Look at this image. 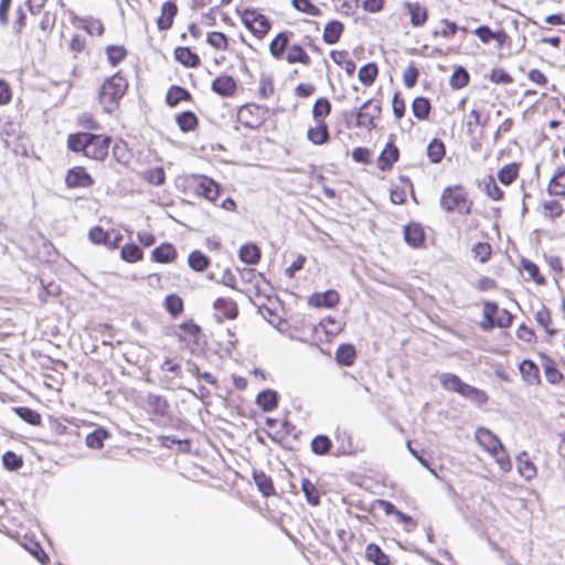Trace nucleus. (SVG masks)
Returning a JSON list of instances; mask_svg holds the SVG:
<instances>
[{
	"mask_svg": "<svg viewBox=\"0 0 565 565\" xmlns=\"http://www.w3.org/2000/svg\"><path fill=\"white\" fill-rule=\"evenodd\" d=\"M127 88L128 82L120 73H116L103 83L99 90V103L106 113L111 114L118 107Z\"/></svg>",
	"mask_w": 565,
	"mask_h": 565,
	"instance_id": "f257e3e1",
	"label": "nucleus"
},
{
	"mask_svg": "<svg viewBox=\"0 0 565 565\" xmlns=\"http://www.w3.org/2000/svg\"><path fill=\"white\" fill-rule=\"evenodd\" d=\"M440 206L446 212H458L467 215L471 212L472 201L469 200L467 191L460 186H447L440 195Z\"/></svg>",
	"mask_w": 565,
	"mask_h": 565,
	"instance_id": "f03ea898",
	"label": "nucleus"
},
{
	"mask_svg": "<svg viewBox=\"0 0 565 565\" xmlns=\"http://www.w3.org/2000/svg\"><path fill=\"white\" fill-rule=\"evenodd\" d=\"M441 384L445 390L456 392L477 405H482L488 401V396L483 391L462 382L459 376L455 374H443Z\"/></svg>",
	"mask_w": 565,
	"mask_h": 565,
	"instance_id": "7ed1b4c3",
	"label": "nucleus"
},
{
	"mask_svg": "<svg viewBox=\"0 0 565 565\" xmlns=\"http://www.w3.org/2000/svg\"><path fill=\"white\" fill-rule=\"evenodd\" d=\"M381 114V102L375 99H367L359 109L353 110L350 114H345V118L348 119L349 116L355 117V127L372 131L377 127L376 120L380 119Z\"/></svg>",
	"mask_w": 565,
	"mask_h": 565,
	"instance_id": "20e7f679",
	"label": "nucleus"
},
{
	"mask_svg": "<svg viewBox=\"0 0 565 565\" xmlns=\"http://www.w3.org/2000/svg\"><path fill=\"white\" fill-rule=\"evenodd\" d=\"M241 18L243 24L259 39L265 36L270 29L269 20L257 10L246 9Z\"/></svg>",
	"mask_w": 565,
	"mask_h": 565,
	"instance_id": "39448f33",
	"label": "nucleus"
},
{
	"mask_svg": "<svg viewBox=\"0 0 565 565\" xmlns=\"http://www.w3.org/2000/svg\"><path fill=\"white\" fill-rule=\"evenodd\" d=\"M189 185L193 189L195 194L203 196L209 201H214L218 196V184L205 175H193Z\"/></svg>",
	"mask_w": 565,
	"mask_h": 565,
	"instance_id": "423d86ee",
	"label": "nucleus"
},
{
	"mask_svg": "<svg viewBox=\"0 0 565 565\" xmlns=\"http://www.w3.org/2000/svg\"><path fill=\"white\" fill-rule=\"evenodd\" d=\"M484 318L491 327L508 328L511 326L513 316L507 309H499L494 302H486L483 306Z\"/></svg>",
	"mask_w": 565,
	"mask_h": 565,
	"instance_id": "0eeeda50",
	"label": "nucleus"
},
{
	"mask_svg": "<svg viewBox=\"0 0 565 565\" xmlns=\"http://www.w3.org/2000/svg\"><path fill=\"white\" fill-rule=\"evenodd\" d=\"M109 143V137L92 134V138L87 141L85 156L94 160L103 161L108 156Z\"/></svg>",
	"mask_w": 565,
	"mask_h": 565,
	"instance_id": "6e6552de",
	"label": "nucleus"
},
{
	"mask_svg": "<svg viewBox=\"0 0 565 565\" xmlns=\"http://www.w3.org/2000/svg\"><path fill=\"white\" fill-rule=\"evenodd\" d=\"M200 327L193 321L182 322L177 333L179 340L184 342L190 351H195L199 347Z\"/></svg>",
	"mask_w": 565,
	"mask_h": 565,
	"instance_id": "1a4fd4ad",
	"label": "nucleus"
},
{
	"mask_svg": "<svg viewBox=\"0 0 565 565\" xmlns=\"http://www.w3.org/2000/svg\"><path fill=\"white\" fill-rule=\"evenodd\" d=\"M65 184L70 189L89 188L94 184V179L83 167H74L67 171Z\"/></svg>",
	"mask_w": 565,
	"mask_h": 565,
	"instance_id": "9d476101",
	"label": "nucleus"
},
{
	"mask_svg": "<svg viewBox=\"0 0 565 565\" xmlns=\"http://www.w3.org/2000/svg\"><path fill=\"white\" fill-rule=\"evenodd\" d=\"M260 109L262 107L256 104L244 105L238 110V120L245 127L256 128L262 124V118L257 115Z\"/></svg>",
	"mask_w": 565,
	"mask_h": 565,
	"instance_id": "9b49d317",
	"label": "nucleus"
},
{
	"mask_svg": "<svg viewBox=\"0 0 565 565\" xmlns=\"http://www.w3.org/2000/svg\"><path fill=\"white\" fill-rule=\"evenodd\" d=\"M476 439L489 454L502 447L501 440L489 429L480 427L476 431Z\"/></svg>",
	"mask_w": 565,
	"mask_h": 565,
	"instance_id": "f8f14e48",
	"label": "nucleus"
},
{
	"mask_svg": "<svg viewBox=\"0 0 565 565\" xmlns=\"http://www.w3.org/2000/svg\"><path fill=\"white\" fill-rule=\"evenodd\" d=\"M398 157L399 151L397 147L392 142L386 143L377 160L379 169L382 171L390 170L393 167V164L398 160Z\"/></svg>",
	"mask_w": 565,
	"mask_h": 565,
	"instance_id": "ddd939ff",
	"label": "nucleus"
},
{
	"mask_svg": "<svg viewBox=\"0 0 565 565\" xmlns=\"http://www.w3.org/2000/svg\"><path fill=\"white\" fill-rule=\"evenodd\" d=\"M235 89L236 83L232 76H218L212 83V90L223 97L232 96Z\"/></svg>",
	"mask_w": 565,
	"mask_h": 565,
	"instance_id": "4468645a",
	"label": "nucleus"
},
{
	"mask_svg": "<svg viewBox=\"0 0 565 565\" xmlns=\"http://www.w3.org/2000/svg\"><path fill=\"white\" fill-rule=\"evenodd\" d=\"M405 242L412 247H419L425 241V233L420 224L411 223L404 227Z\"/></svg>",
	"mask_w": 565,
	"mask_h": 565,
	"instance_id": "2eb2a0df",
	"label": "nucleus"
},
{
	"mask_svg": "<svg viewBox=\"0 0 565 565\" xmlns=\"http://www.w3.org/2000/svg\"><path fill=\"white\" fill-rule=\"evenodd\" d=\"M177 12L178 8L172 1L163 2L161 7V15L157 20L158 29L161 31L170 29Z\"/></svg>",
	"mask_w": 565,
	"mask_h": 565,
	"instance_id": "dca6fc26",
	"label": "nucleus"
},
{
	"mask_svg": "<svg viewBox=\"0 0 565 565\" xmlns=\"http://www.w3.org/2000/svg\"><path fill=\"white\" fill-rule=\"evenodd\" d=\"M340 300L339 294L335 290H327L324 292L315 294L310 297L309 303L313 307L331 308Z\"/></svg>",
	"mask_w": 565,
	"mask_h": 565,
	"instance_id": "f3484780",
	"label": "nucleus"
},
{
	"mask_svg": "<svg viewBox=\"0 0 565 565\" xmlns=\"http://www.w3.org/2000/svg\"><path fill=\"white\" fill-rule=\"evenodd\" d=\"M316 127H311L307 131V137L309 141H311L313 145H324L328 142L330 138L329 128L326 121H316Z\"/></svg>",
	"mask_w": 565,
	"mask_h": 565,
	"instance_id": "a211bd4d",
	"label": "nucleus"
},
{
	"mask_svg": "<svg viewBox=\"0 0 565 565\" xmlns=\"http://www.w3.org/2000/svg\"><path fill=\"white\" fill-rule=\"evenodd\" d=\"M214 309L222 313L226 319H235L238 316L237 303L230 298H217L213 305Z\"/></svg>",
	"mask_w": 565,
	"mask_h": 565,
	"instance_id": "6ab92c4d",
	"label": "nucleus"
},
{
	"mask_svg": "<svg viewBox=\"0 0 565 565\" xmlns=\"http://www.w3.org/2000/svg\"><path fill=\"white\" fill-rule=\"evenodd\" d=\"M405 6L411 15V23L413 26H422L423 24H425L428 18L426 7H424L419 2H406Z\"/></svg>",
	"mask_w": 565,
	"mask_h": 565,
	"instance_id": "aec40b11",
	"label": "nucleus"
},
{
	"mask_svg": "<svg viewBox=\"0 0 565 565\" xmlns=\"http://www.w3.org/2000/svg\"><path fill=\"white\" fill-rule=\"evenodd\" d=\"M343 30L344 26L340 21L332 20L328 22L323 30V41L327 44H335L340 40Z\"/></svg>",
	"mask_w": 565,
	"mask_h": 565,
	"instance_id": "412c9836",
	"label": "nucleus"
},
{
	"mask_svg": "<svg viewBox=\"0 0 565 565\" xmlns=\"http://www.w3.org/2000/svg\"><path fill=\"white\" fill-rule=\"evenodd\" d=\"M256 404L264 411V412H271L274 411L278 405V394L276 391L273 390H266L260 393H258L256 397Z\"/></svg>",
	"mask_w": 565,
	"mask_h": 565,
	"instance_id": "4be33fe9",
	"label": "nucleus"
},
{
	"mask_svg": "<svg viewBox=\"0 0 565 565\" xmlns=\"http://www.w3.org/2000/svg\"><path fill=\"white\" fill-rule=\"evenodd\" d=\"M290 34L291 32H280L276 35L275 39L271 40L269 44V51L275 58L282 57L285 50L289 44Z\"/></svg>",
	"mask_w": 565,
	"mask_h": 565,
	"instance_id": "5701e85b",
	"label": "nucleus"
},
{
	"mask_svg": "<svg viewBox=\"0 0 565 565\" xmlns=\"http://www.w3.org/2000/svg\"><path fill=\"white\" fill-rule=\"evenodd\" d=\"M355 358L356 351L352 344H341L335 351V361L341 365H353Z\"/></svg>",
	"mask_w": 565,
	"mask_h": 565,
	"instance_id": "b1692460",
	"label": "nucleus"
},
{
	"mask_svg": "<svg viewBox=\"0 0 565 565\" xmlns=\"http://www.w3.org/2000/svg\"><path fill=\"white\" fill-rule=\"evenodd\" d=\"M174 57L186 67H195L200 64V57L189 47L179 46L174 50Z\"/></svg>",
	"mask_w": 565,
	"mask_h": 565,
	"instance_id": "393cba45",
	"label": "nucleus"
},
{
	"mask_svg": "<svg viewBox=\"0 0 565 565\" xmlns=\"http://www.w3.org/2000/svg\"><path fill=\"white\" fill-rule=\"evenodd\" d=\"M177 256L175 248L168 243H163L152 250V259L157 263H170Z\"/></svg>",
	"mask_w": 565,
	"mask_h": 565,
	"instance_id": "a878e982",
	"label": "nucleus"
},
{
	"mask_svg": "<svg viewBox=\"0 0 565 565\" xmlns=\"http://www.w3.org/2000/svg\"><path fill=\"white\" fill-rule=\"evenodd\" d=\"M548 193L552 195H565V167H559L551 179Z\"/></svg>",
	"mask_w": 565,
	"mask_h": 565,
	"instance_id": "bb28decb",
	"label": "nucleus"
},
{
	"mask_svg": "<svg viewBox=\"0 0 565 565\" xmlns=\"http://www.w3.org/2000/svg\"><path fill=\"white\" fill-rule=\"evenodd\" d=\"M260 255V249L254 244L243 245L238 253L239 259L247 265H256Z\"/></svg>",
	"mask_w": 565,
	"mask_h": 565,
	"instance_id": "cd10ccee",
	"label": "nucleus"
},
{
	"mask_svg": "<svg viewBox=\"0 0 565 565\" xmlns=\"http://www.w3.org/2000/svg\"><path fill=\"white\" fill-rule=\"evenodd\" d=\"M365 558L374 565H390L388 556L382 552L379 545L373 543L365 547Z\"/></svg>",
	"mask_w": 565,
	"mask_h": 565,
	"instance_id": "c85d7f7f",
	"label": "nucleus"
},
{
	"mask_svg": "<svg viewBox=\"0 0 565 565\" xmlns=\"http://www.w3.org/2000/svg\"><path fill=\"white\" fill-rule=\"evenodd\" d=\"M191 94L183 87L173 85L169 88L166 102L169 106H177L181 100H190Z\"/></svg>",
	"mask_w": 565,
	"mask_h": 565,
	"instance_id": "c756f323",
	"label": "nucleus"
},
{
	"mask_svg": "<svg viewBox=\"0 0 565 565\" xmlns=\"http://www.w3.org/2000/svg\"><path fill=\"white\" fill-rule=\"evenodd\" d=\"M286 61L289 64L301 63L309 65L311 63L310 56L306 53L303 47L298 44H294L289 47V51L286 55Z\"/></svg>",
	"mask_w": 565,
	"mask_h": 565,
	"instance_id": "7c9ffc66",
	"label": "nucleus"
},
{
	"mask_svg": "<svg viewBox=\"0 0 565 565\" xmlns=\"http://www.w3.org/2000/svg\"><path fill=\"white\" fill-rule=\"evenodd\" d=\"M90 138H92V134H89V132L70 135L68 139H67V147L70 150H72L74 152H83L85 154L87 141Z\"/></svg>",
	"mask_w": 565,
	"mask_h": 565,
	"instance_id": "2f4dec72",
	"label": "nucleus"
},
{
	"mask_svg": "<svg viewBox=\"0 0 565 565\" xmlns=\"http://www.w3.org/2000/svg\"><path fill=\"white\" fill-rule=\"evenodd\" d=\"M516 460L520 475L526 480H531L536 475V468L529 459L527 454L522 452L518 456Z\"/></svg>",
	"mask_w": 565,
	"mask_h": 565,
	"instance_id": "473e14b6",
	"label": "nucleus"
},
{
	"mask_svg": "<svg viewBox=\"0 0 565 565\" xmlns=\"http://www.w3.org/2000/svg\"><path fill=\"white\" fill-rule=\"evenodd\" d=\"M446 148L440 139H433L427 147V156L433 163H439L445 157Z\"/></svg>",
	"mask_w": 565,
	"mask_h": 565,
	"instance_id": "72a5a7b5",
	"label": "nucleus"
},
{
	"mask_svg": "<svg viewBox=\"0 0 565 565\" xmlns=\"http://www.w3.org/2000/svg\"><path fill=\"white\" fill-rule=\"evenodd\" d=\"M520 373L522 377L529 383V384H535L539 382V367L536 364L530 360H524L520 364Z\"/></svg>",
	"mask_w": 565,
	"mask_h": 565,
	"instance_id": "f704fd0d",
	"label": "nucleus"
},
{
	"mask_svg": "<svg viewBox=\"0 0 565 565\" xmlns=\"http://www.w3.org/2000/svg\"><path fill=\"white\" fill-rule=\"evenodd\" d=\"M430 103L425 97H416L412 104V111L417 119L424 120L429 116Z\"/></svg>",
	"mask_w": 565,
	"mask_h": 565,
	"instance_id": "c9c22d12",
	"label": "nucleus"
},
{
	"mask_svg": "<svg viewBox=\"0 0 565 565\" xmlns=\"http://www.w3.org/2000/svg\"><path fill=\"white\" fill-rule=\"evenodd\" d=\"M379 70L375 63H367L363 65L358 73L360 82L366 86H370L376 79Z\"/></svg>",
	"mask_w": 565,
	"mask_h": 565,
	"instance_id": "e433bc0d",
	"label": "nucleus"
},
{
	"mask_svg": "<svg viewBox=\"0 0 565 565\" xmlns=\"http://www.w3.org/2000/svg\"><path fill=\"white\" fill-rule=\"evenodd\" d=\"M177 124L181 131H192L198 125V118L192 111H183L177 116Z\"/></svg>",
	"mask_w": 565,
	"mask_h": 565,
	"instance_id": "4c0bfd02",
	"label": "nucleus"
},
{
	"mask_svg": "<svg viewBox=\"0 0 565 565\" xmlns=\"http://www.w3.org/2000/svg\"><path fill=\"white\" fill-rule=\"evenodd\" d=\"M189 266L195 271H203L210 265V259L200 250H194L189 255Z\"/></svg>",
	"mask_w": 565,
	"mask_h": 565,
	"instance_id": "58836bf2",
	"label": "nucleus"
},
{
	"mask_svg": "<svg viewBox=\"0 0 565 565\" xmlns=\"http://www.w3.org/2000/svg\"><path fill=\"white\" fill-rule=\"evenodd\" d=\"M13 411L22 420H24L28 424L34 426L41 424V415L30 407L19 406L14 407Z\"/></svg>",
	"mask_w": 565,
	"mask_h": 565,
	"instance_id": "ea45409f",
	"label": "nucleus"
},
{
	"mask_svg": "<svg viewBox=\"0 0 565 565\" xmlns=\"http://www.w3.org/2000/svg\"><path fill=\"white\" fill-rule=\"evenodd\" d=\"M301 489L309 504L316 507L320 503L319 491L310 480L302 479Z\"/></svg>",
	"mask_w": 565,
	"mask_h": 565,
	"instance_id": "a19ab883",
	"label": "nucleus"
},
{
	"mask_svg": "<svg viewBox=\"0 0 565 565\" xmlns=\"http://www.w3.org/2000/svg\"><path fill=\"white\" fill-rule=\"evenodd\" d=\"M470 79L469 73L462 66H458L455 68L454 73L450 77V86L455 89L463 88L468 85Z\"/></svg>",
	"mask_w": 565,
	"mask_h": 565,
	"instance_id": "79ce46f5",
	"label": "nucleus"
},
{
	"mask_svg": "<svg viewBox=\"0 0 565 565\" xmlns=\"http://www.w3.org/2000/svg\"><path fill=\"white\" fill-rule=\"evenodd\" d=\"M109 237H110V234L108 232H106L100 226H95V227L90 228V231L88 233V238L93 244H98V245L104 244L109 247H115L116 244L115 243L111 244L109 242Z\"/></svg>",
	"mask_w": 565,
	"mask_h": 565,
	"instance_id": "37998d69",
	"label": "nucleus"
},
{
	"mask_svg": "<svg viewBox=\"0 0 565 565\" xmlns=\"http://www.w3.org/2000/svg\"><path fill=\"white\" fill-rule=\"evenodd\" d=\"M147 402L156 415H159V416L167 415L169 404L164 397H162L160 395L150 394L147 397Z\"/></svg>",
	"mask_w": 565,
	"mask_h": 565,
	"instance_id": "c03bdc74",
	"label": "nucleus"
},
{
	"mask_svg": "<svg viewBox=\"0 0 565 565\" xmlns=\"http://www.w3.org/2000/svg\"><path fill=\"white\" fill-rule=\"evenodd\" d=\"M24 539H28V542L26 541H23L22 542V546L31 554L35 557L36 561H39L40 563L44 564L46 561H47V555L45 554V552L42 550V547L40 546L39 543H36L35 541H33L32 537H28L25 536Z\"/></svg>",
	"mask_w": 565,
	"mask_h": 565,
	"instance_id": "a18cd8bd",
	"label": "nucleus"
},
{
	"mask_svg": "<svg viewBox=\"0 0 565 565\" xmlns=\"http://www.w3.org/2000/svg\"><path fill=\"white\" fill-rule=\"evenodd\" d=\"M401 182L404 184V189H393L391 190V201L394 204H403L406 201V192L405 189H409L413 191V183L408 177L402 175Z\"/></svg>",
	"mask_w": 565,
	"mask_h": 565,
	"instance_id": "49530a36",
	"label": "nucleus"
},
{
	"mask_svg": "<svg viewBox=\"0 0 565 565\" xmlns=\"http://www.w3.org/2000/svg\"><path fill=\"white\" fill-rule=\"evenodd\" d=\"M331 111V104L327 98H319L312 108V115L316 121H324V118Z\"/></svg>",
	"mask_w": 565,
	"mask_h": 565,
	"instance_id": "de8ad7c7",
	"label": "nucleus"
},
{
	"mask_svg": "<svg viewBox=\"0 0 565 565\" xmlns=\"http://www.w3.org/2000/svg\"><path fill=\"white\" fill-rule=\"evenodd\" d=\"M535 320L542 328H544L550 337H553L556 333L555 329L550 328L552 323V317L550 310L545 306L536 311Z\"/></svg>",
	"mask_w": 565,
	"mask_h": 565,
	"instance_id": "09e8293b",
	"label": "nucleus"
},
{
	"mask_svg": "<svg viewBox=\"0 0 565 565\" xmlns=\"http://www.w3.org/2000/svg\"><path fill=\"white\" fill-rule=\"evenodd\" d=\"M519 174V167L515 163L507 164L498 172V179L501 183L511 184Z\"/></svg>",
	"mask_w": 565,
	"mask_h": 565,
	"instance_id": "8fccbe9b",
	"label": "nucleus"
},
{
	"mask_svg": "<svg viewBox=\"0 0 565 565\" xmlns=\"http://www.w3.org/2000/svg\"><path fill=\"white\" fill-rule=\"evenodd\" d=\"M108 433L103 428H97L86 436V445L92 449H100L104 446V440L107 438Z\"/></svg>",
	"mask_w": 565,
	"mask_h": 565,
	"instance_id": "3c124183",
	"label": "nucleus"
},
{
	"mask_svg": "<svg viewBox=\"0 0 565 565\" xmlns=\"http://www.w3.org/2000/svg\"><path fill=\"white\" fill-rule=\"evenodd\" d=\"M106 54L113 66L118 65L127 56V50L122 45H109L106 47Z\"/></svg>",
	"mask_w": 565,
	"mask_h": 565,
	"instance_id": "603ef678",
	"label": "nucleus"
},
{
	"mask_svg": "<svg viewBox=\"0 0 565 565\" xmlns=\"http://www.w3.org/2000/svg\"><path fill=\"white\" fill-rule=\"evenodd\" d=\"M121 258L128 263H136L142 258V250L136 244H126L121 247Z\"/></svg>",
	"mask_w": 565,
	"mask_h": 565,
	"instance_id": "864d4df0",
	"label": "nucleus"
},
{
	"mask_svg": "<svg viewBox=\"0 0 565 565\" xmlns=\"http://www.w3.org/2000/svg\"><path fill=\"white\" fill-rule=\"evenodd\" d=\"M254 479L259 491L264 495L269 497L275 493V488L271 479L267 477L264 472L254 473Z\"/></svg>",
	"mask_w": 565,
	"mask_h": 565,
	"instance_id": "5fc2aeb1",
	"label": "nucleus"
},
{
	"mask_svg": "<svg viewBox=\"0 0 565 565\" xmlns=\"http://www.w3.org/2000/svg\"><path fill=\"white\" fill-rule=\"evenodd\" d=\"M331 440L324 435L315 437L311 441V450L317 455H326L331 449Z\"/></svg>",
	"mask_w": 565,
	"mask_h": 565,
	"instance_id": "6e6d98bb",
	"label": "nucleus"
},
{
	"mask_svg": "<svg viewBox=\"0 0 565 565\" xmlns=\"http://www.w3.org/2000/svg\"><path fill=\"white\" fill-rule=\"evenodd\" d=\"M143 179L153 185H161L164 183L166 173L163 168L156 167L143 172Z\"/></svg>",
	"mask_w": 565,
	"mask_h": 565,
	"instance_id": "4d7b16f0",
	"label": "nucleus"
},
{
	"mask_svg": "<svg viewBox=\"0 0 565 565\" xmlns=\"http://www.w3.org/2000/svg\"><path fill=\"white\" fill-rule=\"evenodd\" d=\"M491 253L492 249L489 243L479 242L472 247L473 257L480 263H487L490 259Z\"/></svg>",
	"mask_w": 565,
	"mask_h": 565,
	"instance_id": "13d9d810",
	"label": "nucleus"
},
{
	"mask_svg": "<svg viewBox=\"0 0 565 565\" xmlns=\"http://www.w3.org/2000/svg\"><path fill=\"white\" fill-rule=\"evenodd\" d=\"M544 216L555 220L563 214V206L556 200L546 201L543 203Z\"/></svg>",
	"mask_w": 565,
	"mask_h": 565,
	"instance_id": "bf43d9fd",
	"label": "nucleus"
},
{
	"mask_svg": "<svg viewBox=\"0 0 565 565\" xmlns=\"http://www.w3.org/2000/svg\"><path fill=\"white\" fill-rule=\"evenodd\" d=\"M292 7L296 10L308 13L312 17H318L321 13V10L310 0H292Z\"/></svg>",
	"mask_w": 565,
	"mask_h": 565,
	"instance_id": "052dcab7",
	"label": "nucleus"
},
{
	"mask_svg": "<svg viewBox=\"0 0 565 565\" xmlns=\"http://www.w3.org/2000/svg\"><path fill=\"white\" fill-rule=\"evenodd\" d=\"M522 267L536 284L543 285L545 282V278L540 274L537 265L533 262L523 258Z\"/></svg>",
	"mask_w": 565,
	"mask_h": 565,
	"instance_id": "680f3d73",
	"label": "nucleus"
},
{
	"mask_svg": "<svg viewBox=\"0 0 565 565\" xmlns=\"http://www.w3.org/2000/svg\"><path fill=\"white\" fill-rule=\"evenodd\" d=\"M275 92L274 83L270 76L263 75L259 79L258 96L267 99L273 96Z\"/></svg>",
	"mask_w": 565,
	"mask_h": 565,
	"instance_id": "e2e57ef3",
	"label": "nucleus"
},
{
	"mask_svg": "<svg viewBox=\"0 0 565 565\" xmlns=\"http://www.w3.org/2000/svg\"><path fill=\"white\" fill-rule=\"evenodd\" d=\"M440 23L444 25V28L440 31L435 30L433 32L434 36H443L445 39H451L452 36H455V34L459 30V26L455 22H451L447 19H443Z\"/></svg>",
	"mask_w": 565,
	"mask_h": 565,
	"instance_id": "0e129e2a",
	"label": "nucleus"
},
{
	"mask_svg": "<svg viewBox=\"0 0 565 565\" xmlns=\"http://www.w3.org/2000/svg\"><path fill=\"white\" fill-rule=\"evenodd\" d=\"M2 462L3 466L11 471L20 469L23 465L22 458L13 451L4 452L2 456Z\"/></svg>",
	"mask_w": 565,
	"mask_h": 565,
	"instance_id": "69168bd1",
	"label": "nucleus"
},
{
	"mask_svg": "<svg viewBox=\"0 0 565 565\" xmlns=\"http://www.w3.org/2000/svg\"><path fill=\"white\" fill-rule=\"evenodd\" d=\"M166 309L173 316H178L183 310V301L177 295H169L164 301Z\"/></svg>",
	"mask_w": 565,
	"mask_h": 565,
	"instance_id": "338daca9",
	"label": "nucleus"
},
{
	"mask_svg": "<svg viewBox=\"0 0 565 565\" xmlns=\"http://www.w3.org/2000/svg\"><path fill=\"white\" fill-rule=\"evenodd\" d=\"M207 43L216 50L227 49V38L222 32H211L207 34Z\"/></svg>",
	"mask_w": 565,
	"mask_h": 565,
	"instance_id": "774afa93",
	"label": "nucleus"
}]
</instances>
